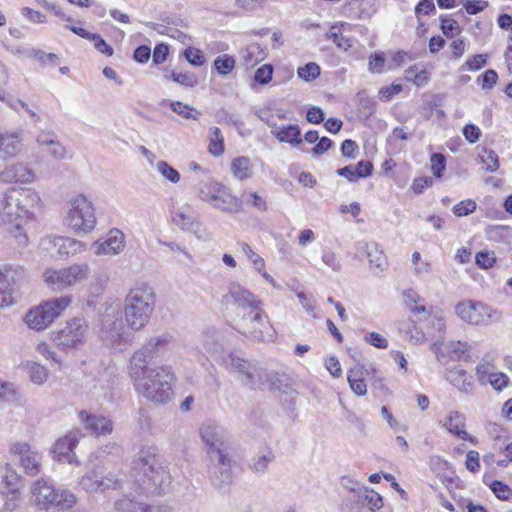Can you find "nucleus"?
I'll return each mask as SVG.
<instances>
[{
	"label": "nucleus",
	"instance_id": "3",
	"mask_svg": "<svg viewBox=\"0 0 512 512\" xmlns=\"http://www.w3.org/2000/svg\"><path fill=\"white\" fill-rule=\"evenodd\" d=\"M225 300H231L234 305L245 312L243 314V322L246 327L245 334L263 340L264 329L268 324V317L262 309L261 300L251 291L242 285L232 282L228 286V293L224 296Z\"/></svg>",
	"mask_w": 512,
	"mask_h": 512
},
{
	"label": "nucleus",
	"instance_id": "34",
	"mask_svg": "<svg viewBox=\"0 0 512 512\" xmlns=\"http://www.w3.org/2000/svg\"><path fill=\"white\" fill-rule=\"evenodd\" d=\"M173 222L182 230L195 232L199 228L195 214L189 207L179 210L174 215Z\"/></svg>",
	"mask_w": 512,
	"mask_h": 512
},
{
	"label": "nucleus",
	"instance_id": "64",
	"mask_svg": "<svg viewBox=\"0 0 512 512\" xmlns=\"http://www.w3.org/2000/svg\"><path fill=\"white\" fill-rule=\"evenodd\" d=\"M57 140V135L48 130H41L36 136L37 144L41 147H46V149Z\"/></svg>",
	"mask_w": 512,
	"mask_h": 512
},
{
	"label": "nucleus",
	"instance_id": "49",
	"mask_svg": "<svg viewBox=\"0 0 512 512\" xmlns=\"http://www.w3.org/2000/svg\"><path fill=\"white\" fill-rule=\"evenodd\" d=\"M157 170L158 172L166 178L168 181L172 183H177L180 180V174L179 172L173 168L171 165H169L166 161H159L157 163Z\"/></svg>",
	"mask_w": 512,
	"mask_h": 512
},
{
	"label": "nucleus",
	"instance_id": "25",
	"mask_svg": "<svg viewBox=\"0 0 512 512\" xmlns=\"http://www.w3.org/2000/svg\"><path fill=\"white\" fill-rule=\"evenodd\" d=\"M19 218L22 216L17 199V189H9L0 201V221L4 224H12L16 223Z\"/></svg>",
	"mask_w": 512,
	"mask_h": 512
},
{
	"label": "nucleus",
	"instance_id": "54",
	"mask_svg": "<svg viewBox=\"0 0 512 512\" xmlns=\"http://www.w3.org/2000/svg\"><path fill=\"white\" fill-rule=\"evenodd\" d=\"M496 261L495 253L489 251H480L475 256L476 264L484 269L491 268Z\"/></svg>",
	"mask_w": 512,
	"mask_h": 512
},
{
	"label": "nucleus",
	"instance_id": "23",
	"mask_svg": "<svg viewBox=\"0 0 512 512\" xmlns=\"http://www.w3.org/2000/svg\"><path fill=\"white\" fill-rule=\"evenodd\" d=\"M79 419L85 429L96 436L109 435L113 430L112 421L102 415L91 414L82 410L79 412Z\"/></svg>",
	"mask_w": 512,
	"mask_h": 512
},
{
	"label": "nucleus",
	"instance_id": "28",
	"mask_svg": "<svg viewBox=\"0 0 512 512\" xmlns=\"http://www.w3.org/2000/svg\"><path fill=\"white\" fill-rule=\"evenodd\" d=\"M22 131L0 132V156L2 158L16 157L22 150Z\"/></svg>",
	"mask_w": 512,
	"mask_h": 512
},
{
	"label": "nucleus",
	"instance_id": "56",
	"mask_svg": "<svg viewBox=\"0 0 512 512\" xmlns=\"http://www.w3.org/2000/svg\"><path fill=\"white\" fill-rule=\"evenodd\" d=\"M490 489L493 491L495 496L501 500H508L511 496V489L501 481L494 480L490 484Z\"/></svg>",
	"mask_w": 512,
	"mask_h": 512
},
{
	"label": "nucleus",
	"instance_id": "14",
	"mask_svg": "<svg viewBox=\"0 0 512 512\" xmlns=\"http://www.w3.org/2000/svg\"><path fill=\"white\" fill-rule=\"evenodd\" d=\"M9 451L18 457L25 474L33 477L41 472L43 456L39 451L32 449L27 442L15 441L10 445Z\"/></svg>",
	"mask_w": 512,
	"mask_h": 512
},
{
	"label": "nucleus",
	"instance_id": "2",
	"mask_svg": "<svg viewBox=\"0 0 512 512\" xmlns=\"http://www.w3.org/2000/svg\"><path fill=\"white\" fill-rule=\"evenodd\" d=\"M132 488L139 494H161L170 484V474L160 463L155 447L141 449L133 458L129 473Z\"/></svg>",
	"mask_w": 512,
	"mask_h": 512
},
{
	"label": "nucleus",
	"instance_id": "5",
	"mask_svg": "<svg viewBox=\"0 0 512 512\" xmlns=\"http://www.w3.org/2000/svg\"><path fill=\"white\" fill-rule=\"evenodd\" d=\"M29 492L31 505L39 511L68 510L77 502L74 493L56 487L53 481L48 478H39L34 481L29 488Z\"/></svg>",
	"mask_w": 512,
	"mask_h": 512
},
{
	"label": "nucleus",
	"instance_id": "15",
	"mask_svg": "<svg viewBox=\"0 0 512 512\" xmlns=\"http://www.w3.org/2000/svg\"><path fill=\"white\" fill-rule=\"evenodd\" d=\"M172 341V335L168 332L150 337L146 343L136 350L129 364L149 365L150 361L163 351Z\"/></svg>",
	"mask_w": 512,
	"mask_h": 512
},
{
	"label": "nucleus",
	"instance_id": "30",
	"mask_svg": "<svg viewBox=\"0 0 512 512\" xmlns=\"http://www.w3.org/2000/svg\"><path fill=\"white\" fill-rule=\"evenodd\" d=\"M17 199L22 217H32L40 208L41 198L33 189L17 190Z\"/></svg>",
	"mask_w": 512,
	"mask_h": 512
},
{
	"label": "nucleus",
	"instance_id": "7",
	"mask_svg": "<svg viewBox=\"0 0 512 512\" xmlns=\"http://www.w3.org/2000/svg\"><path fill=\"white\" fill-rule=\"evenodd\" d=\"M71 303L70 296H61L32 308L25 316L29 328L41 331L59 317Z\"/></svg>",
	"mask_w": 512,
	"mask_h": 512
},
{
	"label": "nucleus",
	"instance_id": "40",
	"mask_svg": "<svg viewBox=\"0 0 512 512\" xmlns=\"http://www.w3.org/2000/svg\"><path fill=\"white\" fill-rule=\"evenodd\" d=\"M286 376L278 372L263 370V384L257 389L281 390L286 386Z\"/></svg>",
	"mask_w": 512,
	"mask_h": 512
},
{
	"label": "nucleus",
	"instance_id": "11",
	"mask_svg": "<svg viewBox=\"0 0 512 512\" xmlns=\"http://www.w3.org/2000/svg\"><path fill=\"white\" fill-rule=\"evenodd\" d=\"M200 436L207 446V454L209 459H223V455H227L229 434L221 425L208 421L201 425Z\"/></svg>",
	"mask_w": 512,
	"mask_h": 512
},
{
	"label": "nucleus",
	"instance_id": "57",
	"mask_svg": "<svg viewBox=\"0 0 512 512\" xmlns=\"http://www.w3.org/2000/svg\"><path fill=\"white\" fill-rule=\"evenodd\" d=\"M509 383V378L502 372L495 371L494 374L490 375V384L496 391H502Z\"/></svg>",
	"mask_w": 512,
	"mask_h": 512
},
{
	"label": "nucleus",
	"instance_id": "53",
	"mask_svg": "<svg viewBox=\"0 0 512 512\" xmlns=\"http://www.w3.org/2000/svg\"><path fill=\"white\" fill-rule=\"evenodd\" d=\"M481 160L488 172H495L499 168V158L493 150H485Z\"/></svg>",
	"mask_w": 512,
	"mask_h": 512
},
{
	"label": "nucleus",
	"instance_id": "33",
	"mask_svg": "<svg viewBox=\"0 0 512 512\" xmlns=\"http://www.w3.org/2000/svg\"><path fill=\"white\" fill-rule=\"evenodd\" d=\"M446 379L459 391L471 393L473 384L465 370L461 368L449 370L446 374Z\"/></svg>",
	"mask_w": 512,
	"mask_h": 512
},
{
	"label": "nucleus",
	"instance_id": "47",
	"mask_svg": "<svg viewBox=\"0 0 512 512\" xmlns=\"http://www.w3.org/2000/svg\"><path fill=\"white\" fill-rule=\"evenodd\" d=\"M476 377L481 385H487L490 380V375L495 373V368L488 362L479 363L476 368Z\"/></svg>",
	"mask_w": 512,
	"mask_h": 512
},
{
	"label": "nucleus",
	"instance_id": "21",
	"mask_svg": "<svg viewBox=\"0 0 512 512\" xmlns=\"http://www.w3.org/2000/svg\"><path fill=\"white\" fill-rule=\"evenodd\" d=\"M431 349L435 353L437 361L445 364L447 355L453 361H467L470 358L471 347L467 342L452 341L445 347V351L442 350V344L439 342L433 343Z\"/></svg>",
	"mask_w": 512,
	"mask_h": 512
},
{
	"label": "nucleus",
	"instance_id": "50",
	"mask_svg": "<svg viewBox=\"0 0 512 512\" xmlns=\"http://www.w3.org/2000/svg\"><path fill=\"white\" fill-rule=\"evenodd\" d=\"M241 249H242V252L248 257V259L251 261V263L253 264L254 268L258 271V272H261V270L264 268L265 266V262H264V259L259 255L257 254L256 252L253 251V249L251 248V246L247 243H242L241 244Z\"/></svg>",
	"mask_w": 512,
	"mask_h": 512
},
{
	"label": "nucleus",
	"instance_id": "9",
	"mask_svg": "<svg viewBox=\"0 0 512 512\" xmlns=\"http://www.w3.org/2000/svg\"><path fill=\"white\" fill-rule=\"evenodd\" d=\"M455 313L464 322L476 326H487L501 320V312L480 301H461L456 304Z\"/></svg>",
	"mask_w": 512,
	"mask_h": 512
},
{
	"label": "nucleus",
	"instance_id": "17",
	"mask_svg": "<svg viewBox=\"0 0 512 512\" xmlns=\"http://www.w3.org/2000/svg\"><path fill=\"white\" fill-rule=\"evenodd\" d=\"M23 276L24 271L21 268L11 266L0 268V308L14 303V295Z\"/></svg>",
	"mask_w": 512,
	"mask_h": 512
},
{
	"label": "nucleus",
	"instance_id": "13",
	"mask_svg": "<svg viewBox=\"0 0 512 512\" xmlns=\"http://www.w3.org/2000/svg\"><path fill=\"white\" fill-rule=\"evenodd\" d=\"M87 332V325L84 319L73 318L68 321L62 329L53 332L52 340L62 351L77 347L84 341Z\"/></svg>",
	"mask_w": 512,
	"mask_h": 512
},
{
	"label": "nucleus",
	"instance_id": "35",
	"mask_svg": "<svg viewBox=\"0 0 512 512\" xmlns=\"http://www.w3.org/2000/svg\"><path fill=\"white\" fill-rule=\"evenodd\" d=\"M274 458L273 451L270 448H265L252 458L249 467L253 472L263 474L267 471L268 465Z\"/></svg>",
	"mask_w": 512,
	"mask_h": 512
},
{
	"label": "nucleus",
	"instance_id": "48",
	"mask_svg": "<svg viewBox=\"0 0 512 512\" xmlns=\"http://www.w3.org/2000/svg\"><path fill=\"white\" fill-rule=\"evenodd\" d=\"M46 152L55 160L62 161L71 159L67 148L59 141L53 142L47 149Z\"/></svg>",
	"mask_w": 512,
	"mask_h": 512
},
{
	"label": "nucleus",
	"instance_id": "42",
	"mask_svg": "<svg viewBox=\"0 0 512 512\" xmlns=\"http://www.w3.org/2000/svg\"><path fill=\"white\" fill-rule=\"evenodd\" d=\"M167 78L171 79L173 82L185 87V88H193L198 84L197 76L192 72H182L172 70L169 74L165 75Z\"/></svg>",
	"mask_w": 512,
	"mask_h": 512
},
{
	"label": "nucleus",
	"instance_id": "22",
	"mask_svg": "<svg viewBox=\"0 0 512 512\" xmlns=\"http://www.w3.org/2000/svg\"><path fill=\"white\" fill-rule=\"evenodd\" d=\"M35 179V172L22 162L12 163L0 172V181L3 183L29 184Z\"/></svg>",
	"mask_w": 512,
	"mask_h": 512
},
{
	"label": "nucleus",
	"instance_id": "63",
	"mask_svg": "<svg viewBox=\"0 0 512 512\" xmlns=\"http://www.w3.org/2000/svg\"><path fill=\"white\" fill-rule=\"evenodd\" d=\"M365 341L379 349H386L388 347L387 339L377 332H370L365 335Z\"/></svg>",
	"mask_w": 512,
	"mask_h": 512
},
{
	"label": "nucleus",
	"instance_id": "20",
	"mask_svg": "<svg viewBox=\"0 0 512 512\" xmlns=\"http://www.w3.org/2000/svg\"><path fill=\"white\" fill-rule=\"evenodd\" d=\"M116 512H172L171 507L164 503L147 504L131 495H123L113 504Z\"/></svg>",
	"mask_w": 512,
	"mask_h": 512
},
{
	"label": "nucleus",
	"instance_id": "62",
	"mask_svg": "<svg viewBox=\"0 0 512 512\" xmlns=\"http://www.w3.org/2000/svg\"><path fill=\"white\" fill-rule=\"evenodd\" d=\"M242 197L247 203H251L259 211L267 209L266 201L257 192L243 193Z\"/></svg>",
	"mask_w": 512,
	"mask_h": 512
},
{
	"label": "nucleus",
	"instance_id": "6",
	"mask_svg": "<svg viewBox=\"0 0 512 512\" xmlns=\"http://www.w3.org/2000/svg\"><path fill=\"white\" fill-rule=\"evenodd\" d=\"M195 190L202 201L217 210L227 213H237L241 210V201L230 189L210 177H207V180H199Z\"/></svg>",
	"mask_w": 512,
	"mask_h": 512
},
{
	"label": "nucleus",
	"instance_id": "31",
	"mask_svg": "<svg viewBox=\"0 0 512 512\" xmlns=\"http://www.w3.org/2000/svg\"><path fill=\"white\" fill-rule=\"evenodd\" d=\"M272 127V135L280 142L298 145L302 142L301 130L298 125L277 127L275 123L267 122Z\"/></svg>",
	"mask_w": 512,
	"mask_h": 512
},
{
	"label": "nucleus",
	"instance_id": "41",
	"mask_svg": "<svg viewBox=\"0 0 512 512\" xmlns=\"http://www.w3.org/2000/svg\"><path fill=\"white\" fill-rule=\"evenodd\" d=\"M209 152L214 156H221L224 152V137L218 127L209 129Z\"/></svg>",
	"mask_w": 512,
	"mask_h": 512
},
{
	"label": "nucleus",
	"instance_id": "29",
	"mask_svg": "<svg viewBox=\"0 0 512 512\" xmlns=\"http://www.w3.org/2000/svg\"><path fill=\"white\" fill-rule=\"evenodd\" d=\"M82 434L80 431H70L64 437L58 439L54 444V452L59 459H66L69 463H73V450L79 443Z\"/></svg>",
	"mask_w": 512,
	"mask_h": 512
},
{
	"label": "nucleus",
	"instance_id": "16",
	"mask_svg": "<svg viewBox=\"0 0 512 512\" xmlns=\"http://www.w3.org/2000/svg\"><path fill=\"white\" fill-rule=\"evenodd\" d=\"M79 484L82 489L88 493H104L109 489L117 490L123 486L122 479L116 474L109 472L103 475L97 470H93L82 476Z\"/></svg>",
	"mask_w": 512,
	"mask_h": 512
},
{
	"label": "nucleus",
	"instance_id": "36",
	"mask_svg": "<svg viewBox=\"0 0 512 512\" xmlns=\"http://www.w3.org/2000/svg\"><path fill=\"white\" fill-rule=\"evenodd\" d=\"M231 172L238 180H246L253 175V169L249 158L237 157L231 163Z\"/></svg>",
	"mask_w": 512,
	"mask_h": 512
},
{
	"label": "nucleus",
	"instance_id": "45",
	"mask_svg": "<svg viewBox=\"0 0 512 512\" xmlns=\"http://www.w3.org/2000/svg\"><path fill=\"white\" fill-rule=\"evenodd\" d=\"M298 77L306 82L315 80L320 75V67L315 62H309L297 70Z\"/></svg>",
	"mask_w": 512,
	"mask_h": 512
},
{
	"label": "nucleus",
	"instance_id": "4",
	"mask_svg": "<svg viewBox=\"0 0 512 512\" xmlns=\"http://www.w3.org/2000/svg\"><path fill=\"white\" fill-rule=\"evenodd\" d=\"M156 304L154 288L146 282H137L124 300V318L130 329L140 331L149 322Z\"/></svg>",
	"mask_w": 512,
	"mask_h": 512
},
{
	"label": "nucleus",
	"instance_id": "18",
	"mask_svg": "<svg viewBox=\"0 0 512 512\" xmlns=\"http://www.w3.org/2000/svg\"><path fill=\"white\" fill-rule=\"evenodd\" d=\"M210 466V482L214 488L219 491H225L232 483L231 458L229 454L223 455V459H209Z\"/></svg>",
	"mask_w": 512,
	"mask_h": 512
},
{
	"label": "nucleus",
	"instance_id": "46",
	"mask_svg": "<svg viewBox=\"0 0 512 512\" xmlns=\"http://www.w3.org/2000/svg\"><path fill=\"white\" fill-rule=\"evenodd\" d=\"M58 239L59 236L56 235H47L41 238L39 242V249L51 256H58V244H60Z\"/></svg>",
	"mask_w": 512,
	"mask_h": 512
},
{
	"label": "nucleus",
	"instance_id": "10",
	"mask_svg": "<svg viewBox=\"0 0 512 512\" xmlns=\"http://www.w3.org/2000/svg\"><path fill=\"white\" fill-rule=\"evenodd\" d=\"M66 221L75 232H90L96 225L93 204L83 195L72 198Z\"/></svg>",
	"mask_w": 512,
	"mask_h": 512
},
{
	"label": "nucleus",
	"instance_id": "55",
	"mask_svg": "<svg viewBox=\"0 0 512 512\" xmlns=\"http://www.w3.org/2000/svg\"><path fill=\"white\" fill-rule=\"evenodd\" d=\"M406 78L412 80L416 86L422 87L429 82L430 74L424 69L416 73H414L412 69H409L406 71Z\"/></svg>",
	"mask_w": 512,
	"mask_h": 512
},
{
	"label": "nucleus",
	"instance_id": "38",
	"mask_svg": "<svg viewBox=\"0 0 512 512\" xmlns=\"http://www.w3.org/2000/svg\"><path fill=\"white\" fill-rule=\"evenodd\" d=\"M58 256H69L81 253L85 250V244L72 238L59 236Z\"/></svg>",
	"mask_w": 512,
	"mask_h": 512
},
{
	"label": "nucleus",
	"instance_id": "26",
	"mask_svg": "<svg viewBox=\"0 0 512 512\" xmlns=\"http://www.w3.org/2000/svg\"><path fill=\"white\" fill-rule=\"evenodd\" d=\"M96 255H117L125 247V237L123 232L118 229H112L103 242H95Z\"/></svg>",
	"mask_w": 512,
	"mask_h": 512
},
{
	"label": "nucleus",
	"instance_id": "58",
	"mask_svg": "<svg viewBox=\"0 0 512 512\" xmlns=\"http://www.w3.org/2000/svg\"><path fill=\"white\" fill-rule=\"evenodd\" d=\"M184 56L191 65L196 67L202 66L205 62L202 52L198 49L187 48L184 51Z\"/></svg>",
	"mask_w": 512,
	"mask_h": 512
},
{
	"label": "nucleus",
	"instance_id": "51",
	"mask_svg": "<svg viewBox=\"0 0 512 512\" xmlns=\"http://www.w3.org/2000/svg\"><path fill=\"white\" fill-rule=\"evenodd\" d=\"M477 204L472 199H467L456 204L452 211L458 217L468 216L476 210Z\"/></svg>",
	"mask_w": 512,
	"mask_h": 512
},
{
	"label": "nucleus",
	"instance_id": "24",
	"mask_svg": "<svg viewBox=\"0 0 512 512\" xmlns=\"http://www.w3.org/2000/svg\"><path fill=\"white\" fill-rule=\"evenodd\" d=\"M465 417L459 411H450L447 416L441 421V427L446 429L452 435L468 441L471 444H477V439L471 436L465 429Z\"/></svg>",
	"mask_w": 512,
	"mask_h": 512
},
{
	"label": "nucleus",
	"instance_id": "37",
	"mask_svg": "<svg viewBox=\"0 0 512 512\" xmlns=\"http://www.w3.org/2000/svg\"><path fill=\"white\" fill-rule=\"evenodd\" d=\"M377 0H353L351 7L355 10L356 16L360 19L372 17L378 10Z\"/></svg>",
	"mask_w": 512,
	"mask_h": 512
},
{
	"label": "nucleus",
	"instance_id": "1",
	"mask_svg": "<svg viewBox=\"0 0 512 512\" xmlns=\"http://www.w3.org/2000/svg\"><path fill=\"white\" fill-rule=\"evenodd\" d=\"M128 375L135 391L156 404H167L173 398V383L176 380L169 365L149 367V365H128Z\"/></svg>",
	"mask_w": 512,
	"mask_h": 512
},
{
	"label": "nucleus",
	"instance_id": "39",
	"mask_svg": "<svg viewBox=\"0 0 512 512\" xmlns=\"http://www.w3.org/2000/svg\"><path fill=\"white\" fill-rule=\"evenodd\" d=\"M24 367L29 374L31 382L34 384L42 385L47 381L49 372L43 365L34 361H26Z\"/></svg>",
	"mask_w": 512,
	"mask_h": 512
},
{
	"label": "nucleus",
	"instance_id": "60",
	"mask_svg": "<svg viewBox=\"0 0 512 512\" xmlns=\"http://www.w3.org/2000/svg\"><path fill=\"white\" fill-rule=\"evenodd\" d=\"M431 164L433 175L440 178L445 170V157L440 153H434L431 156Z\"/></svg>",
	"mask_w": 512,
	"mask_h": 512
},
{
	"label": "nucleus",
	"instance_id": "43",
	"mask_svg": "<svg viewBox=\"0 0 512 512\" xmlns=\"http://www.w3.org/2000/svg\"><path fill=\"white\" fill-rule=\"evenodd\" d=\"M214 68L216 71L223 76H226L232 72L235 67V60L228 54H223L214 60Z\"/></svg>",
	"mask_w": 512,
	"mask_h": 512
},
{
	"label": "nucleus",
	"instance_id": "52",
	"mask_svg": "<svg viewBox=\"0 0 512 512\" xmlns=\"http://www.w3.org/2000/svg\"><path fill=\"white\" fill-rule=\"evenodd\" d=\"M273 71L271 64H264L255 71L254 80L261 85L268 84L272 80Z\"/></svg>",
	"mask_w": 512,
	"mask_h": 512
},
{
	"label": "nucleus",
	"instance_id": "8",
	"mask_svg": "<svg viewBox=\"0 0 512 512\" xmlns=\"http://www.w3.org/2000/svg\"><path fill=\"white\" fill-rule=\"evenodd\" d=\"M90 266L88 263H76L66 268L47 269L44 281L53 291H62L88 279Z\"/></svg>",
	"mask_w": 512,
	"mask_h": 512
},
{
	"label": "nucleus",
	"instance_id": "32",
	"mask_svg": "<svg viewBox=\"0 0 512 512\" xmlns=\"http://www.w3.org/2000/svg\"><path fill=\"white\" fill-rule=\"evenodd\" d=\"M350 25L347 23L332 25L326 34V39L331 40L339 49L347 51L352 47V41L350 38L344 36L343 32Z\"/></svg>",
	"mask_w": 512,
	"mask_h": 512
},
{
	"label": "nucleus",
	"instance_id": "12",
	"mask_svg": "<svg viewBox=\"0 0 512 512\" xmlns=\"http://www.w3.org/2000/svg\"><path fill=\"white\" fill-rule=\"evenodd\" d=\"M225 364L231 372L237 374V378L243 385L257 389L263 384V369L256 367L235 353H230L226 357Z\"/></svg>",
	"mask_w": 512,
	"mask_h": 512
},
{
	"label": "nucleus",
	"instance_id": "19",
	"mask_svg": "<svg viewBox=\"0 0 512 512\" xmlns=\"http://www.w3.org/2000/svg\"><path fill=\"white\" fill-rule=\"evenodd\" d=\"M20 475L13 469L7 468L2 476L1 494L5 499L3 507L4 512H12L16 508V498L20 492Z\"/></svg>",
	"mask_w": 512,
	"mask_h": 512
},
{
	"label": "nucleus",
	"instance_id": "44",
	"mask_svg": "<svg viewBox=\"0 0 512 512\" xmlns=\"http://www.w3.org/2000/svg\"><path fill=\"white\" fill-rule=\"evenodd\" d=\"M169 106L172 109V111L184 117L185 119L196 120L198 118L197 115H200V112L196 111L194 107L185 104L181 101H171L169 103Z\"/></svg>",
	"mask_w": 512,
	"mask_h": 512
},
{
	"label": "nucleus",
	"instance_id": "61",
	"mask_svg": "<svg viewBox=\"0 0 512 512\" xmlns=\"http://www.w3.org/2000/svg\"><path fill=\"white\" fill-rule=\"evenodd\" d=\"M323 263L331 268L334 272H338L341 270V262L333 251L327 250L323 252L322 255Z\"/></svg>",
	"mask_w": 512,
	"mask_h": 512
},
{
	"label": "nucleus",
	"instance_id": "27",
	"mask_svg": "<svg viewBox=\"0 0 512 512\" xmlns=\"http://www.w3.org/2000/svg\"><path fill=\"white\" fill-rule=\"evenodd\" d=\"M352 505H359L361 508L366 509L368 512H374L383 506V500L379 493L375 492L374 490L364 488L361 489L357 495H355V499L350 500L343 505L342 512H344L345 508Z\"/></svg>",
	"mask_w": 512,
	"mask_h": 512
},
{
	"label": "nucleus",
	"instance_id": "59",
	"mask_svg": "<svg viewBox=\"0 0 512 512\" xmlns=\"http://www.w3.org/2000/svg\"><path fill=\"white\" fill-rule=\"evenodd\" d=\"M481 82V87L484 90L492 89V87L496 84L498 80V74L493 69L486 70L479 78L478 81Z\"/></svg>",
	"mask_w": 512,
	"mask_h": 512
}]
</instances>
